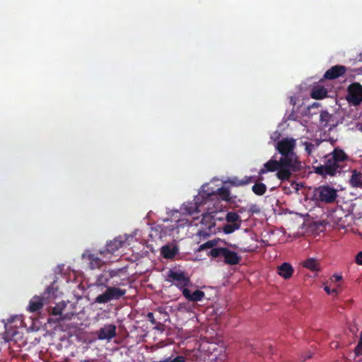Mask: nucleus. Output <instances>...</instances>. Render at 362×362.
Listing matches in <instances>:
<instances>
[{
	"label": "nucleus",
	"mask_w": 362,
	"mask_h": 362,
	"mask_svg": "<svg viewBox=\"0 0 362 362\" xmlns=\"http://www.w3.org/2000/svg\"><path fill=\"white\" fill-rule=\"evenodd\" d=\"M296 147V140L290 137L283 138L275 146L276 150L281 155V163L286 165L292 173L302 169L301 162L295 152Z\"/></svg>",
	"instance_id": "obj_1"
},
{
	"label": "nucleus",
	"mask_w": 362,
	"mask_h": 362,
	"mask_svg": "<svg viewBox=\"0 0 362 362\" xmlns=\"http://www.w3.org/2000/svg\"><path fill=\"white\" fill-rule=\"evenodd\" d=\"M213 197H216L227 202H231L233 199V197H230V190L225 187H221L218 188L216 192H208L206 194H199V196L195 197L194 202L189 203L185 206L186 211L189 214L198 212L199 206L202 204H205L206 199H212Z\"/></svg>",
	"instance_id": "obj_2"
},
{
	"label": "nucleus",
	"mask_w": 362,
	"mask_h": 362,
	"mask_svg": "<svg viewBox=\"0 0 362 362\" xmlns=\"http://www.w3.org/2000/svg\"><path fill=\"white\" fill-rule=\"evenodd\" d=\"M276 170V176L281 181L288 180L291 177V171L289 170L286 165H283L282 163H281L280 159L276 160L272 158L265 163L264 167L259 170V176L257 180L262 181L264 180L262 176L263 174H265L267 172H275Z\"/></svg>",
	"instance_id": "obj_3"
},
{
	"label": "nucleus",
	"mask_w": 362,
	"mask_h": 362,
	"mask_svg": "<svg viewBox=\"0 0 362 362\" xmlns=\"http://www.w3.org/2000/svg\"><path fill=\"white\" fill-rule=\"evenodd\" d=\"M166 281L171 282L177 288L182 291L183 294L184 289H188V286L192 284L190 278L182 271H174L170 269L168 273Z\"/></svg>",
	"instance_id": "obj_4"
},
{
	"label": "nucleus",
	"mask_w": 362,
	"mask_h": 362,
	"mask_svg": "<svg viewBox=\"0 0 362 362\" xmlns=\"http://www.w3.org/2000/svg\"><path fill=\"white\" fill-rule=\"evenodd\" d=\"M209 255L214 258L222 257L224 262L229 265H235L240 263V257L237 252L226 247H214L209 252Z\"/></svg>",
	"instance_id": "obj_5"
},
{
	"label": "nucleus",
	"mask_w": 362,
	"mask_h": 362,
	"mask_svg": "<svg viewBox=\"0 0 362 362\" xmlns=\"http://www.w3.org/2000/svg\"><path fill=\"white\" fill-rule=\"evenodd\" d=\"M126 294V290L115 286H108L102 294L95 298L98 303H107L112 300H118Z\"/></svg>",
	"instance_id": "obj_6"
},
{
	"label": "nucleus",
	"mask_w": 362,
	"mask_h": 362,
	"mask_svg": "<svg viewBox=\"0 0 362 362\" xmlns=\"http://www.w3.org/2000/svg\"><path fill=\"white\" fill-rule=\"evenodd\" d=\"M347 100L355 105L362 102V85L358 82L351 83L347 88Z\"/></svg>",
	"instance_id": "obj_7"
},
{
	"label": "nucleus",
	"mask_w": 362,
	"mask_h": 362,
	"mask_svg": "<svg viewBox=\"0 0 362 362\" xmlns=\"http://www.w3.org/2000/svg\"><path fill=\"white\" fill-rule=\"evenodd\" d=\"M316 192L319 199L325 203H333L337 197V190L329 185L320 186Z\"/></svg>",
	"instance_id": "obj_8"
},
{
	"label": "nucleus",
	"mask_w": 362,
	"mask_h": 362,
	"mask_svg": "<svg viewBox=\"0 0 362 362\" xmlns=\"http://www.w3.org/2000/svg\"><path fill=\"white\" fill-rule=\"evenodd\" d=\"M121 269H109L103 271L100 275L98 276L95 285L98 286L108 287L111 284L110 280L115 276H118Z\"/></svg>",
	"instance_id": "obj_9"
},
{
	"label": "nucleus",
	"mask_w": 362,
	"mask_h": 362,
	"mask_svg": "<svg viewBox=\"0 0 362 362\" xmlns=\"http://www.w3.org/2000/svg\"><path fill=\"white\" fill-rule=\"evenodd\" d=\"M65 307L66 304L64 303H58L54 307L52 308L50 315L56 317H49L48 319V322H59L65 320H70L73 314H71V315H69V314L63 315V310Z\"/></svg>",
	"instance_id": "obj_10"
},
{
	"label": "nucleus",
	"mask_w": 362,
	"mask_h": 362,
	"mask_svg": "<svg viewBox=\"0 0 362 362\" xmlns=\"http://www.w3.org/2000/svg\"><path fill=\"white\" fill-rule=\"evenodd\" d=\"M346 72V67L343 65H335L329 69L323 76V79L334 80L344 75Z\"/></svg>",
	"instance_id": "obj_11"
},
{
	"label": "nucleus",
	"mask_w": 362,
	"mask_h": 362,
	"mask_svg": "<svg viewBox=\"0 0 362 362\" xmlns=\"http://www.w3.org/2000/svg\"><path fill=\"white\" fill-rule=\"evenodd\" d=\"M116 325H106L98 331V338L101 340H110L116 336Z\"/></svg>",
	"instance_id": "obj_12"
},
{
	"label": "nucleus",
	"mask_w": 362,
	"mask_h": 362,
	"mask_svg": "<svg viewBox=\"0 0 362 362\" xmlns=\"http://www.w3.org/2000/svg\"><path fill=\"white\" fill-rule=\"evenodd\" d=\"M124 243V240L122 238V237H116L112 240L107 243L106 249L104 250H100V254L102 255H105L106 253L113 254L122 247Z\"/></svg>",
	"instance_id": "obj_13"
},
{
	"label": "nucleus",
	"mask_w": 362,
	"mask_h": 362,
	"mask_svg": "<svg viewBox=\"0 0 362 362\" xmlns=\"http://www.w3.org/2000/svg\"><path fill=\"white\" fill-rule=\"evenodd\" d=\"M320 122L323 127H329V129L334 128L337 125V122L334 119V116L329 113L327 110L320 112Z\"/></svg>",
	"instance_id": "obj_14"
},
{
	"label": "nucleus",
	"mask_w": 362,
	"mask_h": 362,
	"mask_svg": "<svg viewBox=\"0 0 362 362\" xmlns=\"http://www.w3.org/2000/svg\"><path fill=\"white\" fill-rule=\"evenodd\" d=\"M82 257L88 260V267L90 269H99L104 264L102 259L95 254L84 253Z\"/></svg>",
	"instance_id": "obj_15"
},
{
	"label": "nucleus",
	"mask_w": 362,
	"mask_h": 362,
	"mask_svg": "<svg viewBox=\"0 0 362 362\" xmlns=\"http://www.w3.org/2000/svg\"><path fill=\"white\" fill-rule=\"evenodd\" d=\"M43 305L44 298L35 296L30 299L27 310L30 313H35L40 310L43 308Z\"/></svg>",
	"instance_id": "obj_16"
},
{
	"label": "nucleus",
	"mask_w": 362,
	"mask_h": 362,
	"mask_svg": "<svg viewBox=\"0 0 362 362\" xmlns=\"http://www.w3.org/2000/svg\"><path fill=\"white\" fill-rule=\"evenodd\" d=\"M294 272L292 265L288 262H284L277 267V273L285 279H290Z\"/></svg>",
	"instance_id": "obj_17"
},
{
	"label": "nucleus",
	"mask_w": 362,
	"mask_h": 362,
	"mask_svg": "<svg viewBox=\"0 0 362 362\" xmlns=\"http://www.w3.org/2000/svg\"><path fill=\"white\" fill-rule=\"evenodd\" d=\"M182 295L187 300L192 302L201 301L205 297V293L204 291L197 290L194 292L191 293L189 288L184 289Z\"/></svg>",
	"instance_id": "obj_18"
},
{
	"label": "nucleus",
	"mask_w": 362,
	"mask_h": 362,
	"mask_svg": "<svg viewBox=\"0 0 362 362\" xmlns=\"http://www.w3.org/2000/svg\"><path fill=\"white\" fill-rule=\"evenodd\" d=\"M253 182H255V180L252 176H245L243 179H239L238 177L228 178L226 182L231 186L240 187L247 185Z\"/></svg>",
	"instance_id": "obj_19"
},
{
	"label": "nucleus",
	"mask_w": 362,
	"mask_h": 362,
	"mask_svg": "<svg viewBox=\"0 0 362 362\" xmlns=\"http://www.w3.org/2000/svg\"><path fill=\"white\" fill-rule=\"evenodd\" d=\"M349 182L354 188L362 189V173L356 169L353 170Z\"/></svg>",
	"instance_id": "obj_20"
},
{
	"label": "nucleus",
	"mask_w": 362,
	"mask_h": 362,
	"mask_svg": "<svg viewBox=\"0 0 362 362\" xmlns=\"http://www.w3.org/2000/svg\"><path fill=\"white\" fill-rule=\"evenodd\" d=\"M315 172L322 177H326L327 175L334 176L337 173L336 168H333V166L330 167L325 164L315 167Z\"/></svg>",
	"instance_id": "obj_21"
},
{
	"label": "nucleus",
	"mask_w": 362,
	"mask_h": 362,
	"mask_svg": "<svg viewBox=\"0 0 362 362\" xmlns=\"http://www.w3.org/2000/svg\"><path fill=\"white\" fill-rule=\"evenodd\" d=\"M301 265L313 272H317L320 270V264L319 260L315 258L310 257L304 260Z\"/></svg>",
	"instance_id": "obj_22"
},
{
	"label": "nucleus",
	"mask_w": 362,
	"mask_h": 362,
	"mask_svg": "<svg viewBox=\"0 0 362 362\" xmlns=\"http://www.w3.org/2000/svg\"><path fill=\"white\" fill-rule=\"evenodd\" d=\"M327 90L322 86L318 85L313 88L311 90V98L316 100H321L327 96Z\"/></svg>",
	"instance_id": "obj_23"
},
{
	"label": "nucleus",
	"mask_w": 362,
	"mask_h": 362,
	"mask_svg": "<svg viewBox=\"0 0 362 362\" xmlns=\"http://www.w3.org/2000/svg\"><path fill=\"white\" fill-rule=\"evenodd\" d=\"M177 252V249L175 246L165 245L161 248V255L166 259H173Z\"/></svg>",
	"instance_id": "obj_24"
},
{
	"label": "nucleus",
	"mask_w": 362,
	"mask_h": 362,
	"mask_svg": "<svg viewBox=\"0 0 362 362\" xmlns=\"http://www.w3.org/2000/svg\"><path fill=\"white\" fill-rule=\"evenodd\" d=\"M330 155L337 164H340V163L347 159V156L344 151L339 148H335Z\"/></svg>",
	"instance_id": "obj_25"
},
{
	"label": "nucleus",
	"mask_w": 362,
	"mask_h": 362,
	"mask_svg": "<svg viewBox=\"0 0 362 362\" xmlns=\"http://www.w3.org/2000/svg\"><path fill=\"white\" fill-rule=\"evenodd\" d=\"M252 190L256 195L262 196L265 194L267 186L262 182H255L252 187Z\"/></svg>",
	"instance_id": "obj_26"
},
{
	"label": "nucleus",
	"mask_w": 362,
	"mask_h": 362,
	"mask_svg": "<svg viewBox=\"0 0 362 362\" xmlns=\"http://www.w3.org/2000/svg\"><path fill=\"white\" fill-rule=\"evenodd\" d=\"M325 165H329L330 167L333 166V168H336V171L338 173H340L341 170V165L336 163L335 160L333 159L330 154L325 156Z\"/></svg>",
	"instance_id": "obj_27"
},
{
	"label": "nucleus",
	"mask_w": 362,
	"mask_h": 362,
	"mask_svg": "<svg viewBox=\"0 0 362 362\" xmlns=\"http://www.w3.org/2000/svg\"><path fill=\"white\" fill-rule=\"evenodd\" d=\"M240 227V223H228L223 226V231L226 234H230L233 233L235 230L239 229Z\"/></svg>",
	"instance_id": "obj_28"
},
{
	"label": "nucleus",
	"mask_w": 362,
	"mask_h": 362,
	"mask_svg": "<svg viewBox=\"0 0 362 362\" xmlns=\"http://www.w3.org/2000/svg\"><path fill=\"white\" fill-rule=\"evenodd\" d=\"M226 220L230 223H238L237 221L240 220V216L236 212L230 211L226 214Z\"/></svg>",
	"instance_id": "obj_29"
},
{
	"label": "nucleus",
	"mask_w": 362,
	"mask_h": 362,
	"mask_svg": "<svg viewBox=\"0 0 362 362\" xmlns=\"http://www.w3.org/2000/svg\"><path fill=\"white\" fill-rule=\"evenodd\" d=\"M218 240H209L199 246V250L202 251L206 249L211 248V250L217 245Z\"/></svg>",
	"instance_id": "obj_30"
},
{
	"label": "nucleus",
	"mask_w": 362,
	"mask_h": 362,
	"mask_svg": "<svg viewBox=\"0 0 362 362\" xmlns=\"http://www.w3.org/2000/svg\"><path fill=\"white\" fill-rule=\"evenodd\" d=\"M19 334L18 332H13L11 337L8 336V332L6 333V335L4 337V339L6 341L11 343H15L16 341V337Z\"/></svg>",
	"instance_id": "obj_31"
},
{
	"label": "nucleus",
	"mask_w": 362,
	"mask_h": 362,
	"mask_svg": "<svg viewBox=\"0 0 362 362\" xmlns=\"http://www.w3.org/2000/svg\"><path fill=\"white\" fill-rule=\"evenodd\" d=\"M355 353L356 355H362V332L360 334V339L357 346L355 348Z\"/></svg>",
	"instance_id": "obj_32"
},
{
	"label": "nucleus",
	"mask_w": 362,
	"mask_h": 362,
	"mask_svg": "<svg viewBox=\"0 0 362 362\" xmlns=\"http://www.w3.org/2000/svg\"><path fill=\"white\" fill-rule=\"evenodd\" d=\"M160 362H185V358L182 356H177L173 360H170V358L165 359L164 361Z\"/></svg>",
	"instance_id": "obj_33"
},
{
	"label": "nucleus",
	"mask_w": 362,
	"mask_h": 362,
	"mask_svg": "<svg viewBox=\"0 0 362 362\" xmlns=\"http://www.w3.org/2000/svg\"><path fill=\"white\" fill-rule=\"evenodd\" d=\"M324 289H325V291L329 295L337 296L338 293L337 288L331 289L329 286H325Z\"/></svg>",
	"instance_id": "obj_34"
},
{
	"label": "nucleus",
	"mask_w": 362,
	"mask_h": 362,
	"mask_svg": "<svg viewBox=\"0 0 362 362\" xmlns=\"http://www.w3.org/2000/svg\"><path fill=\"white\" fill-rule=\"evenodd\" d=\"M304 145H305V149L306 151V152L308 153V154H310L313 151V149L314 148V145L312 144V143H309V142H307L305 141L304 143Z\"/></svg>",
	"instance_id": "obj_35"
},
{
	"label": "nucleus",
	"mask_w": 362,
	"mask_h": 362,
	"mask_svg": "<svg viewBox=\"0 0 362 362\" xmlns=\"http://www.w3.org/2000/svg\"><path fill=\"white\" fill-rule=\"evenodd\" d=\"M146 317L152 325H156L157 323L153 313H148Z\"/></svg>",
	"instance_id": "obj_36"
},
{
	"label": "nucleus",
	"mask_w": 362,
	"mask_h": 362,
	"mask_svg": "<svg viewBox=\"0 0 362 362\" xmlns=\"http://www.w3.org/2000/svg\"><path fill=\"white\" fill-rule=\"evenodd\" d=\"M356 262L358 265H362V251L359 252L356 256Z\"/></svg>",
	"instance_id": "obj_37"
},
{
	"label": "nucleus",
	"mask_w": 362,
	"mask_h": 362,
	"mask_svg": "<svg viewBox=\"0 0 362 362\" xmlns=\"http://www.w3.org/2000/svg\"><path fill=\"white\" fill-rule=\"evenodd\" d=\"M331 279H332V281H333L334 282H339L342 279V276L340 274H335L332 275Z\"/></svg>",
	"instance_id": "obj_38"
},
{
	"label": "nucleus",
	"mask_w": 362,
	"mask_h": 362,
	"mask_svg": "<svg viewBox=\"0 0 362 362\" xmlns=\"http://www.w3.org/2000/svg\"><path fill=\"white\" fill-rule=\"evenodd\" d=\"M52 287H50V286H49V287H47V289H46V292H47L48 294H49V293H51V291H52Z\"/></svg>",
	"instance_id": "obj_39"
},
{
	"label": "nucleus",
	"mask_w": 362,
	"mask_h": 362,
	"mask_svg": "<svg viewBox=\"0 0 362 362\" xmlns=\"http://www.w3.org/2000/svg\"><path fill=\"white\" fill-rule=\"evenodd\" d=\"M83 362H91V361H90L88 360H85Z\"/></svg>",
	"instance_id": "obj_40"
},
{
	"label": "nucleus",
	"mask_w": 362,
	"mask_h": 362,
	"mask_svg": "<svg viewBox=\"0 0 362 362\" xmlns=\"http://www.w3.org/2000/svg\"><path fill=\"white\" fill-rule=\"evenodd\" d=\"M359 130L362 132V126L359 128Z\"/></svg>",
	"instance_id": "obj_41"
}]
</instances>
